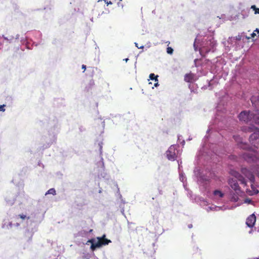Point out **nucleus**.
<instances>
[{
	"mask_svg": "<svg viewBox=\"0 0 259 259\" xmlns=\"http://www.w3.org/2000/svg\"><path fill=\"white\" fill-rule=\"evenodd\" d=\"M217 113H216L215 118L210 122V124L208 126V128L206 132L207 135L204 137L202 149L199 151V156L201 157H204L205 159H212L213 156H215V150L213 147H211L209 144H207V141L209 135V133L212 130H217L220 128H223L224 125L226 123V119L225 116L223 115L224 111L226 110L224 107L223 109L222 108V103L220 102L218 103L216 107Z\"/></svg>",
	"mask_w": 259,
	"mask_h": 259,
	"instance_id": "1",
	"label": "nucleus"
},
{
	"mask_svg": "<svg viewBox=\"0 0 259 259\" xmlns=\"http://www.w3.org/2000/svg\"><path fill=\"white\" fill-rule=\"evenodd\" d=\"M194 50H199L200 54L204 56L210 52H213L215 50L216 42L211 36H205L202 38L200 35H197L193 44Z\"/></svg>",
	"mask_w": 259,
	"mask_h": 259,
	"instance_id": "2",
	"label": "nucleus"
},
{
	"mask_svg": "<svg viewBox=\"0 0 259 259\" xmlns=\"http://www.w3.org/2000/svg\"><path fill=\"white\" fill-rule=\"evenodd\" d=\"M194 175L201 191L204 193L207 192L209 188L210 177L204 174L198 167L194 168Z\"/></svg>",
	"mask_w": 259,
	"mask_h": 259,
	"instance_id": "3",
	"label": "nucleus"
},
{
	"mask_svg": "<svg viewBox=\"0 0 259 259\" xmlns=\"http://www.w3.org/2000/svg\"><path fill=\"white\" fill-rule=\"evenodd\" d=\"M59 132V127L58 125H55L53 128L49 131L48 133L42 136L41 138V142L42 146L40 149L42 150L47 149L57 140V135Z\"/></svg>",
	"mask_w": 259,
	"mask_h": 259,
	"instance_id": "4",
	"label": "nucleus"
},
{
	"mask_svg": "<svg viewBox=\"0 0 259 259\" xmlns=\"http://www.w3.org/2000/svg\"><path fill=\"white\" fill-rule=\"evenodd\" d=\"M238 118L241 121L246 123H255L259 125V111L244 110L238 115Z\"/></svg>",
	"mask_w": 259,
	"mask_h": 259,
	"instance_id": "5",
	"label": "nucleus"
},
{
	"mask_svg": "<svg viewBox=\"0 0 259 259\" xmlns=\"http://www.w3.org/2000/svg\"><path fill=\"white\" fill-rule=\"evenodd\" d=\"M242 131L244 132H252L258 131L259 129L253 125H250V126H245L242 127ZM259 135L256 132H254L252 134L249 138V140L250 142H253L254 140H256L258 138Z\"/></svg>",
	"mask_w": 259,
	"mask_h": 259,
	"instance_id": "6",
	"label": "nucleus"
},
{
	"mask_svg": "<svg viewBox=\"0 0 259 259\" xmlns=\"http://www.w3.org/2000/svg\"><path fill=\"white\" fill-rule=\"evenodd\" d=\"M179 146L178 145L170 146L166 152L167 158L170 161H175L179 153L178 148Z\"/></svg>",
	"mask_w": 259,
	"mask_h": 259,
	"instance_id": "7",
	"label": "nucleus"
},
{
	"mask_svg": "<svg viewBox=\"0 0 259 259\" xmlns=\"http://www.w3.org/2000/svg\"><path fill=\"white\" fill-rule=\"evenodd\" d=\"M98 147H99V154H100V160L98 162H97V165L99 168H100L102 170L104 171L105 170V164L103 160V158L102 157V153H103V143L102 142H99L98 143Z\"/></svg>",
	"mask_w": 259,
	"mask_h": 259,
	"instance_id": "8",
	"label": "nucleus"
},
{
	"mask_svg": "<svg viewBox=\"0 0 259 259\" xmlns=\"http://www.w3.org/2000/svg\"><path fill=\"white\" fill-rule=\"evenodd\" d=\"M241 172L252 183L255 181V177L253 173L248 169L246 167H242L241 168Z\"/></svg>",
	"mask_w": 259,
	"mask_h": 259,
	"instance_id": "9",
	"label": "nucleus"
},
{
	"mask_svg": "<svg viewBox=\"0 0 259 259\" xmlns=\"http://www.w3.org/2000/svg\"><path fill=\"white\" fill-rule=\"evenodd\" d=\"M197 79V76L191 72L187 73L184 76V80L186 82L190 83V84L194 83Z\"/></svg>",
	"mask_w": 259,
	"mask_h": 259,
	"instance_id": "10",
	"label": "nucleus"
},
{
	"mask_svg": "<svg viewBox=\"0 0 259 259\" xmlns=\"http://www.w3.org/2000/svg\"><path fill=\"white\" fill-rule=\"evenodd\" d=\"M256 222V217L254 213L250 215L246 220V225L249 228H252Z\"/></svg>",
	"mask_w": 259,
	"mask_h": 259,
	"instance_id": "11",
	"label": "nucleus"
},
{
	"mask_svg": "<svg viewBox=\"0 0 259 259\" xmlns=\"http://www.w3.org/2000/svg\"><path fill=\"white\" fill-rule=\"evenodd\" d=\"M228 183L230 186L234 191L238 192L237 191H240V187H239L238 183L236 179H229Z\"/></svg>",
	"mask_w": 259,
	"mask_h": 259,
	"instance_id": "12",
	"label": "nucleus"
},
{
	"mask_svg": "<svg viewBox=\"0 0 259 259\" xmlns=\"http://www.w3.org/2000/svg\"><path fill=\"white\" fill-rule=\"evenodd\" d=\"M90 242L92 243L91 248L92 250H94L96 248H100L103 246L102 238H100V237L98 238V240L97 241L94 240H91Z\"/></svg>",
	"mask_w": 259,
	"mask_h": 259,
	"instance_id": "13",
	"label": "nucleus"
},
{
	"mask_svg": "<svg viewBox=\"0 0 259 259\" xmlns=\"http://www.w3.org/2000/svg\"><path fill=\"white\" fill-rule=\"evenodd\" d=\"M21 196L20 195L17 196L15 198L10 199L8 197H6L5 200L7 203L9 205H13L14 203H18L19 204L22 203V201L20 200Z\"/></svg>",
	"mask_w": 259,
	"mask_h": 259,
	"instance_id": "14",
	"label": "nucleus"
},
{
	"mask_svg": "<svg viewBox=\"0 0 259 259\" xmlns=\"http://www.w3.org/2000/svg\"><path fill=\"white\" fill-rule=\"evenodd\" d=\"M238 192L236 191H231L230 192V199L231 201L233 202H237L239 200V194L241 192L240 191H237Z\"/></svg>",
	"mask_w": 259,
	"mask_h": 259,
	"instance_id": "15",
	"label": "nucleus"
},
{
	"mask_svg": "<svg viewBox=\"0 0 259 259\" xmlns=\"http://www.w3.org/2000/svg\"><path fill=\"white\" fill-rule=\"evenodd\" d=\"M20 41L22 45H24L27 49H31L30 47V42L28 41L27 36H22L20 38Z\"/></svg>",
	"mask_w": 259,
	"mask_h": 259,
	"instance_id": "16",
	"label": "nucleus"
},
{
	"mask_svg": "<svg viewBox=\"0 0 259 259\" xmlns=\"http://www.w3.org/2000/svg\"><path fill=\"white\" fill-rule=\"evenodd\" d=\"M93 231L92 229H90L89 230H87L83 229L78 233V236L83 237H88V235Z\"/></svg>",
	"mask_w": 259,
	"mask_h": 259,
	"instance_id": "17",
	"label": "nucleus"
},
{
	"mask_svg": "<svg viewBox=\"0 0 259 259\" xmlns=\"http://www.w3.org/2000/svg\"><path fill=\"white\" fill-rule=\"evenodd\" d=\"M213 195L215 198H222L224 196V193L219 190H214Z\"/></svg>",
	"mask_w": 259,
	"mask_h": 259,
	"instance_id": "18",
	"label": "nucleus"
},
{
	"mask_svg": "<svg viewBox=\"0 0 259 259\" xmlns=\"http://www.w3.org/2000/svg\"><path fill=\"white\" fill-rule=\"evenodd\" d=\"M208 85H204L202 87V89H203V90H205L206 89H207L208 88H209V90H212L213 88V82H214V81L212 79L210 81H208Z\"/></svg>",
	"mask_w": 259,
	"mask_h": 259,
	"instance_id": "19",
	"label": "nucleus"
},
{
	"mask_svg": "<svg viewBox=\"0 0 259 259\" xmlns=\"http://www.w3.org/2000/svg\"><path fill=\"white\" fill-rule=\"evenodd\" d=\"M222 209V207L220 206H217L216 205H212L211 206L208 207L206 208V211L207 212L209 211H218L219 210H221Z\"/></svg>",
	"mask_w": 259,
	"mask_h": 259,
	"instance_id": "20",
	"label": "nucleus"
},
{
	"mask_svg": "<svg viewBox=\"0 0 259 259\" xmlns=\"http://www.w3.org/2000/svg\"><path fill=\"white\" fill-rule=\"evenodd\" d=\"M179 179L183 183L184 186L185 187V181H186V177L183 171H180Z\"/></svg>",
	"mask_w": 259,
	"mask_h": 259,
	"instance_id": "21",
	"label": "nucleus"
},
{
	"mask_svg": "<svg viewBox=\"0 0 259 259\" xmlns=\"http://www.w3.org/2000/svg\"><path fill=\"white\" fill-rule=\"evenodd\" d=\"M189 88L191 91V92H193L194 93H197V85L195 83L190 84L189 85Z\"/></svg>",
	"mask_w": 259,
	"mask_h": 259,
	"instance_id": "22",
	"label": "nucleus"
},
{
	"mask_svg": "<svg viewBox=\"0 0 259 259\" xmlns=\"http://www.w3.org/2000/svg\"><path fill=\"white\" fill-rule=\"evenodd\" d=\"M105 237H106L105 235H103V236L100 238H102V242L103 245H107L111 242L110 240H109V239L106 238Z\"/></svg>",
	"mask_w": 259,
	"mask_h": 259,
	"instance_id": "23",
	"label": "nucleus"
},
{
	"mask_svg": "<svg viewBox=\"0 0 259 259\" xmlns=\"http://www.w3.org/2000/svg\"><path fill=\"white\" fill-rule=\"evenodd\" d=\"M199 201H200V202H203L205 204V203H207V202L205 201L203 197L197 196H195L194 201L195 202H198Z\"/></svg>",
	"mask_w": 259,
	"mask_h": 259,
	"instance_id": "24",
	"label": "nucleus"
},
{
	"mask_svg": "<svg viewBox=\"0 0 259 259\" xmlns=\"http://www.w3.org/2000/svg\"><path fill=\"white\" fill-rule=\"evenodd\" d=\"M185 187V189L186 190H187L188 191V193H187V196L191 199V200H194V198H195V196H196V195H194L192 193V192L189 190L188 189H187L186 186L184 187Z\"/></svg>",
	"mask_w": 259,
	"mask_h": 259,
	"instance_id": "25",
	"label": "nucleus"
},
{
	"mask_svg": "<svg viewBox=\"0 0 259 259\" xmlns=\"http://www.w3.org/2000/svg\"><path fill=\"white\" fill-rule=\"evenodd\" d=\"M5 40L8 43H12L13 41V40L14 39V37L13 36H10L9 37H6L4 35L2 36Z\"/></svg>",
	"mask_w": 259,
	"mask_h": 259,
	"instance_id": "26",
	"label": "nucleus"
},
{
	"mask_svg": "<svg viewBox=\"0 0 259 259\" xmlns=\"http://www.w3.org/2000/svg\"><path fill=\"white\" fill-rule=\"evenodd\" d=\"M239 147L243 149H248L250 148V146L248 144L242 142L240 143Z\"/></svg>",
	"mask_w": 259,
	"mask_h": 259,
	"instance_id": "27",
	"label": "nucleus"
},
{
	"mask_svg": "<svg viewBox=\"0 0 259 259\" xmlns=\"http://www.w3.org/2000/svg\"><path fill=\"white\" fill-rule=\"evenodd\" d=\"M25 236L26 237H28V241H31V239H32V237L33 236V233L31 232H30L29 230H27L25 232Z\"/></svg>",
	"mask_w": 259,
	"mask_h": 259,
	"instance_id": "28",
	"label": "nucleus"
},
{
	"mask_svg": "<svg viewBox=\"0 0 259 259\" xmlns=\"http://www.w3.org/2000/svg\"><path fill=\"white\" fill-rule=\"evenodd\" d=\"M158 75H155L154 73H151L149 75V78L151 80H154L155 81H158Z\"/></svg>",
	"mask_w": 259,
	"mask_h": 259,
	"instance_id": "29",
	"label": "nucleus"
},
{
	"mask_svg": "<svg viewBox=\"0 0 259 259\" xmlns=\"http://www.w3.org/2000/svg\"><path fill=\"white\" fill-rule=\"evenodd\" d=\"M56 190L54 188L50 189L46 193V195L48 194H52L53 195H56Z\"/></svg>",
	"mask_w": 259,
	"mask_h": 259,
	"instance_id": "30",
	"label": "nucleus"
},
{
	"mask_svg": "<svg viewBox=\"0 0 259 259\" xmlns=\"http://www.w3.org/2000/svg\"><path fill=\"white\" fill-rule=\"evenodd\" d=\"M100 176L106 180H108L109 178V176L105 172L103 171V172H101Z\"/></svg>",
	"mask_w": 259,
	"mask_h": 259,
	"instance_id": "31",
	"label": "nucleus"
},
{
	"mask_svg": "<svg viewBox=\"0 0 259 259\" xmlns=\"http://www.w3.org/2000/svg\"><path fill=\"white\" fill-rule=\"evenodd\" d=\"M26 218V215L25 214H19L16 216V220H19L20 219L24 220Z\"/></svg>",
	"mask_w": 259,
	"mask_h": 259,
	"instance_id": "32",
	"label": "nucleus"
},
{
	"mask_svg": "<svg viewBox=\"0 0 259 259\" xmlns=\"http://www.w3.org/2000/svg\"><path fill=\"white\" fill-rule=\"evenodd\" d=\"M237 179L240 182V183L241 184L246 185V181H245L244 178L242 175L240 176V177Z\"/></svg>",
	"mask_w": 259,
	"mask_h": 259,
	"instance_id": "33",
	"label": "nucleus"
},
{
	"mask_svg": "<svg viewBox=\"0 0 259 259\" xmlns=\"http://www.w3.org/2000/svg\"><path fill=\"white\" fill-rule=\"evenodd\" d=\"M237 179L240 182V183L241 184L246 185V181H245L244 178L242 175L240 176V177Z\"/></svg>",
	"mask_w": 259,
	"mask_h": 259,
	"instance_id": "34",
	"label": "nucleus"
},
{
	"mask_svg": "<svg viewBox=\"0 0 259 259\" xmlns=\"http://www.w3.org/2000/svg\"><path fill=\"white\" fill-rule=\"evenodd\" d=\"M251 9L254 11L255 14H259V8H257L255 5L251 6Z\"/></svg>",
	"mask_w": 259,
	"mask_h": 259,
	"instance_id": "35",
	"label": "nucleus"
},
{
	"mask_svg": "<svg viewBox=\"0 0 259 259\" xmlns=\"http://www.w3.org/2000/svg\"><path fill=\"white\" fill-rule=\"evenodd\" d=\"M182 136H181V135H178V140L179 141V142L183 145L184 146L185 145V140H182V142H181V140H182Z\"/></svg>",
	"mask_w": 259,
	"mask_h": 259,
	"instance_id": "36",
	"label": "nucleus"
},
{
	"mask_svg": "<svg viewBox=\"0 0 259 259\" xmlns=\"http://www.w3.org/2000/svg\"><path fill=\"white\" fill-rule=\"evenodd\" d=\"M174 50L171 47H168L166 49V52L168 54H172L173 53Z\"/></svg>",
	"mask_w": 259,
	"mask_h": 259,
	"instance_id": "37",
	"label": "nucleus"
},
{
	"mask_svg": "<svg viewBox=\"0 0 259 259\" xmlns=\"http://www.w3.org/2000/svg\"><path fill=\"white\" fill-rule=\"evenodd\" d=\"M13 227H14V223H13L12 222H9L8 225L7 226V228L8 229H12Z\"/></svg>",
	"mask_w": 259,
	"mask_h": 259,
	"instance_id": "38",
	"label": "nucleus"
},
{
	"mask_svg": "<svg viewBox=\"0 0 259 259\" xmlns=\"http://www.w3.org/2000/svg\"><path fill=\"white\" fill-rule=\"evenodd\" d=\"M233 175L236 179H238L241 175L237 171H234Z\"/></svg>",
	"mask_w": 259,
	"mask_h": 259,
	"instance_id": "39",
	"label": "nucleus"
},
{
	"mask_svg": "<svg viewBox=\"0 0 259 259\" xmlns=\"http://www.w3.org/2000/svg\"><path fill=\"white\" fill-rule=\"evenodd\" d=\"M233 40H235V37H229L228 40V42L229 44H232L233 43Z\"/></svg>",
	"mask_w": 259,
	"mask_h": 259,
	"instance_id": "40",
	"label": "nucleus"
},
{
	"mask_svg": "<svg viewBox=\"0 0 259 259\" xmlns=\"http://www.w3.org/2000/svg\"><path fill=\"white\" fill-rule=\"evenodd\" d=\"M242 39V35L241 34H238L237 36L235 37V39L237 40H240Z\"/></svg>",
	"mask_w": 259,
	"mask_h": 259,
	"instance_id": "41",
	"label": "nucleus"
},
{
	"mask_svg": "<svg viewBox=\"0 0 259 259\" xmlns=\"http://www.w3.org/2000/svg\"><path fill=\"white\" fill-rule=\"evenodd\" d=\"M5 105H0V111L4 112L5 111Z\"/></svg>",
	"mask_w": 259,
	"mask_h": 259,
	"instance_id": "42",
	"label": "nucleus"
},
{
	"mask_svg": "<svg viewBox=\"0 0 259 259\" xmlns=\"http://www.w3.org/2000/svg\"><path fill=\"white\" fill-rule=\"evenodd\" d=\"M20 222L19 220H16V222L14 223V227H18L20 226Z\"/></svg>",
	"mask_w": 259,
	"mask_h": 259,
	"instance_id": "43",
	"label": "nucleus"
},
{
	"mask_svg": "<svg viewBox=\"0 0 259 259\" xmlns=\"http://www.w3.org/2000/svg\"><path fill=\"white\" fill-rule=\"evenodd\" d=\"M104 1L107 5H111L112 4V3L111 1L108 2L107 0H104Z\"/></svg>",
	"mask_w": 259,
	"mask_h": 259,
	"instance_id": "44",
	"label": "nucleus"
},
{
	"mask_svg": "<svg viewBox=\"0 0 259 259\" xmlns=\"http://www.w3.org/2000/svg\"><path fill=\"white\" fill-rule=\"evenodd\" d=\"M253 191L255 194H257L259 193V191L258 190H253Z\"/></svg>",
	"mask_w": 259,
	"mask_h": 259,
	"instance_id": "45",
	"label": "nucleus"
},
{
	"mask_svg": "<svg viewBox=\"0 0 259 259\" xmlns=\"http://www.w3.org/2000/svg\"><path fill=\"white\" fill-rule=\"evenodd\" d=\"M19 37H20L19 34H17L16 35V36H15V39H16V40H17V39H18L19 38Z\"/></svg>",
	"mask_w": 259,
	"mask_h": 259,
	"instance_id": "46",
	"label": "nucleus"
},
{
	"mask_svg": "<svg viewBox=\"0 0 259 259\" xmlns=\"http://www.w3.org/2000/svg\"><path fill=\"white\" fill-rule=\"evenodd\" d=\"M89 84L91 85H93L94 84V81L92 80H90Z\"/></svg>",
	"mask_w": 259,
	"mask_h": 259,
	"instance_id": "47",
	"label": "nucleus"
},
{
	"mask_svg": "<svg viewBox=\"0 0 259 259\" xmlns=\"http://www.w3.org/2000/svg\"><path fill=\"white\" fill-rule=\"evenodd\" d=\"M81 68H82V69H84V70H85V69H86V66H85V65H83H83H82V66H81Z\"/></svg>",
	"mask_w": 259,
	"mask_h": 259,
	"instance_id": "48",
	"label": "nucleus"
},
{
	"mask_svg": "<svg viewBox=\"0 0 259 259\" xmlns=\"http://www.w3.org/2000/svg\"><path fill=\"white\" fill-rule=\"evenodd\" d=\"M158 85H159L158 82V81H156V82L154 83V86H155V87H158Z\"/></svg>",
	"mask_w": 259,
	"mask_h": 259,
	"instance_id": "49",
	"label": "nucleus"
},
{
	"mask_svg": "<svg viewBox=\"0 0 259 259\" xmlns=\"http://www.w3.org/2000/svg\"><path fill=\"white\" fill-rule=\"evenodd\" d=\"M188 228H189V229H191V228H192L193 225H192V224H189V225H188Z\"/></svg>",
	"mask_w": 259,
	"mask_h": 259,
	"instance_id": "50",
	"label": "nucleus"
},
{
	"mask_svg": "<svg viewBox=\"0 0 259 259\" xmlns=\"http://www.w3.org/2000/svg\"><path fill=\"white\" fill-rule=\"evenodd\" d=\"M246 202H248L249 203H250L251 202V200L250 199H247L246 201H245Z\"/></svg>",
	"mask_w": 259,
	"mask_h": 259,
	"instance_id": "51",
	"label": "nucleus"
},
{
	"mask_svg": "<svg viewBox=\"0 0 259 259\" xmlns=\"http://www.w3.org/2000/svg\"><path fill=\"white\" fill-rule=\"evenodd\" d=\"M178 164H179V170L180 171V169H181V166L180 165V164H179V161H178Z\"/></svg>",
	"mask_w": 259,
	"mask_h": 259,
	"instance_id": "52",
	"label": "nucleus"
},
{
	"mask_svg": "<svg viewBox=\"0 0 259 259\" xmlns=\"http://www.w3.org/2000/svg\"><path fill=\"white\" fill-rule=\"evenodd\" d=\"M255 35H256L255 33L254 32H253L252 34H251V36L252 37H254Z\"/></svg>",
	"mask_w": 259,
	"mask_h": 259,
	"instance_id": "53",
	"label": "nucleus"
},
{
	"mask_svg": "<svg viewBox=\"0 0 259 259\" xmlns=\"http://www.w3.org/2000/svg\"><path fill=\"white\" fill-rule=\"evenodd\" d=\"M255 31L257 32V33H259V29L256 28L255 30Z\"/></svg>",
	"mask_w": 259,
	"mask_h": 259,
	"instance_id": "54",
	"label": "nucleus"
},
{
	"mask_svg": "<svg viewBox=\"0 0 259 259\" xmlns=\"http://www.w3.org/2000/svg\"><path fill=\"white\" fill-rule=\"evenodd\" d=\"M136 47H137L138 48H139L138 44L137 42L135 43Z\"/></svg>",
	"mask_w": 259,
	"mask_h": 259,
	"instance_id": "55",
	"label": "nucleus"
},
{
	"mask_svg": "<svg viewBox=\"0 0 259 259\" xmlns=\"http://www.w3.org/2000/svg\"><path fill=\"white\" fill-rule=\"evenodd\" d=\"M139 48V49H143V48H144V46H141V47H139V48Z\"/></svg>",
	"mask_w": 259,
	"mask_h": 259,
	"instance_id": "56",
	"label": "nucleus"
},
{
	"mask_svg": "<svg viewBox=\"0 0 259 259\" xmlns=\"http://www.w3.org/2000/svg\"><path fill=\"white\" fill-rule=\"evenodd\" d=\"M124 60L125 61V62H127V61L128 60V58H126V59H124Z\"/></svg>",
	"mask_w": 259,
	"mask_h": 259,
	"instance_id": "57",
	"label": "nucleus"
},
{
	"mask_svg": "<svg viewBox=\"0 0 259 259\" xmlns=\"http://www.w3.org/2000/svg\"><path fill=\"white\" fill-rule=\"evenodd\" d=\"M257 176H258V178H259V170H258V171H257Z\"/></svg>",
	"mask_w": 259,
	"mask_h": 259,
	"instance_id": "58",
	"label": "nucleus"
},
{
	"mask_svg": "<svg viewBox=\"0 0 259 259\" xmlns=\"http://www.w3.org/2000/svg\"><path fill=\"white\" fill-rule=\"evenodd\" d=\"M251 188L252 189H253V185H251Z\"/></svg>",
	"mask_w": 259,
	"mask_h": 259,
	"instance_id": "59",
	"label": "nucleus"
},
{
	"mask_svg": "<svg viewBox=\"0 0 259 259\" xmlns=\"http://www.w3.org/2000/svg\"><path fill=\"white\" fill-rule=\"evenodd\" d=\"M91 21H92V22L93 21V17L91 19Z\"/></svg>",
	"mask_w": 259,
	"mask_h": 259,
	"instance_id": "60",
	"label": "nucleus"
},
{
	"mask_svg": "<svg viewBox=\"0 0 259 259\" xmlns=\"http://www.w3.org/2000/svg\"><path fill=\"white\" fill-rule=\"evenodd\" d=\"M33 44L35 45V46H36L37 45V44H35V42H33Z\"/></svg>",
	"mask_w": 259,
	"mask_h": 259,
	"instance_id": "61",
	"label": "nucleus"
},
{
	"mask_svg": "<svg viewBox=\"0 0 259 259\" xmlns=\"http://www.w3.org/2000/svg\"><path fill=\"white\" fill-rule=\"evenodd\" d=\"M252 233V231H251V230H250V231L249 232V233H250H250Z\"/></svg>",
	"mask_w": 259,
	"mask_h": 259,
	"instance_id": "62",
	"label": "nucleus"
},
{
	"mask_svg": "<svg viewBox=\"0 0 259 259\" xmlns=\"http://www.w3.org/2000/svg\"><path fill=\"white\" fill-rule=\"evenodd\" d=\"M102 123H103V126H104V125H105L104 121H103V122H102Z\"/></svg>",
	"mask_w": 259,
	"mask_h": 259,
	"instance_id": "63",
	"label": "nucleus"
},
{
	"mask_svg": "<svg viewBox=\"0 0 259 259\" xmlns=\"http://www.w3.org/2000/svg\"><path fill=\"white\" fill-rule=\"evenodd\" d=\"M122 201L123 203H125V202L123 200H122Z\"/></svg>",
	"mask_w": 259,
	"mask_h": 259,
	"instance_id": "64",
	"label": "nucleus"
}]
</instances>
